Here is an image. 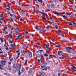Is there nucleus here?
<instances>
[{"instance_id": "obj_5", "label": "nucleus", "mask_w": 76, "mask_h": 76, "mask_svg": "<svg viewBox=\"0 0 76 76\" xmlns=\"http://www.w3.org/2000/svg\"><path fill=\"white\" fill-rule=\"evenodd\" d=\"M39 13H41V14H42L43 15H45V16H46L47 18H48V16L47 13H44V10H42V12H39Z\"/></svg>"}, {"instance_id": "obj_4", "label": "nucleus", "mask_w": 76, "mask_h": 76, "mask_svg": "<svg viewBox=\"0 0 76 76\" xmlns=\"http://www.w3.org/2000/svg\"><path fill=\"white\" fill-rule=\"evenodd\" d=\"M39 13H41V14H42L43 15H45V16H46L47 18H48V16L47 13H44V10H42V12H39Z\"/></svg>"}, {"instance_id": "obj_45", "label": "nucleus", "mask_w": 76, "mask_h": 76, "mask_svg": "<svg viewBox=\"0 0 76 76\" xmlns=\"http://www.w3.org/2000/svg\"><path fill=\"white\" fill-rule=\"evenodd\" d=\"M34 12H35V13H37V14L38 13L37 12V10H34Z\"/></svg>"}, {"instance_id": "obj_6", "label": "nucleus", "mask_w": 76, "mask_h": 76, "mask_svg": "<svg viewBox=\"0 0 76 76\" xmlns=\"http://www.w3.org/2000/svg\"><path fill=\"white\" fill-rule=\"evenodd\" d=\"M47 64V63H43L41 64V67L42 69H43L44 67H45V66Z\"/></svg>"}, {"instance_id": "obj_17", "label": "nucleus", "mask_w": 76, "mask_h": 76, "mask_svg": "<svg viewBox=\"0 0 76 76\" xmlns=\"http://www.w3.org/2000/svg\"><path fill=\"white\" fill-rule=\"evenodd\" d=\"M42 20L43 22H44V20H46V18H42Z\"/></svg>"}, {"instance_id": "obj_14", "label": "nucleus", "mask_w": 76, "mask_h": 76, "mask_svg": "<svg viewBox=\"0 0 76 76\" xmlns=\"http://www.w3.org/2000/svg\"><path fill=\"white\" fill-rule=\"evenodd\" d=\"M28 54L29 55V56L30 57H32V53H31V52H28Z\"/></svg>"}, {"instance_id": "obj_2", "label": "nucleus", "mask_w": 76, "mask_h": 76, "mask_svg": "<svg viewBox=\"0 0 76 76\" xmlns=\"http://www.w3.org/2000/svg\"><path fill=\"white\" fill-rule=\"evenodd\" d=\"M43 51V50H38V51L36 53V54L37 57H39V54L40 53V54H41V52H42Z\"/></svg>"}, {"instance_id": "obj_29", "label": "nucleus", "mask_w": 76, "mask_h": 76, "mask_svg": "<svg viewBox=\"0 0 76 76\" xmlns=\"http://www.w3.org/2000/svg\"><path fill=\"white\" fill-rule=\"evenodd\" d=\"M28 62V61L27 60H26L25 61V64H27V62Z\"/></svg>"}, {"instance_id": "obj_16", "label": "nucleus", "mask_w": 76, "mask_h": 76, "mask_svg": "<svg viewBox=\"0 0 76 76\" xmlns=\"http://www.w3.org/2000/svg\"><path fill=\"white\" fill-rule=\"evenodd\" d=\"M22 54L23 56L25 55V50H23L22 51Z\"/></svg>"}, {"instance_id": "obj_30", "label": "nucleus", "mask_w": 76, "mask_h": 76, "mask_svg": "<svg viewBox=\"0 0 76 76\" xmlns=\"http://www.w3.org/2000/svg\"><path fill=\"white\" fill-rule=\"evenodd\" d=\"M44 55L45 57H48V55L47 53H45Z\"/></svg>"}, {"instance_id": "obj_62", "label": "nucleus", "mask_w": 76, "mask_h": 76, "mask_svg": "<svg viewBox=\"0 0 76 76\" xmlns=\"http://www.w3.org/2000/svg\"><path fill=\"white\" fill-rule=\"evenodd\" d=\"M46 48H49V47H48V46L47 45L46 46Z\"/></svg>"}, {"instance_id": "obj_47", "label": "nucleus", "mask_w": 76, "mask_h": 76, "mask_svg": "<svg viewBox=\"0 0 76 76\" xmlns=\"http://www.w3.org/2000/svg\"><path fill=\"white\" fill-rule=\"evenodd\" d=\"M26 37V34H23V37Z\"/></svg>"}, {"instance_id": "obj_35", "label": "nucleus", "mask_w": 76, "mask_h": 76, "mask_svg": "<svg viewBox=\"0 0 76 76\" xmlns=\"http://www.w3.org/2000/svg\"><path fill=\"white\" fill-rule=\"evenodd\" d=\"M61 35L63 37H65V35H64V34H61Z\"/></svg>"}, {"instance_id": "obj_22", "label": "nucleus", "mask_w": 76, "mask_h": 76, "mask_svg": "<svg viewBox=\"0 0 76 76\" xmlns=\"http://www.w3.org/2000/svg\"><path fill=\"white\" fill-rule=\"evenodd\" d=\"M41 60H42V58H40V60L39 59H37V61L39 63L40 62Z\"/></svg>"}, {"instance_id": "obj_58", "label": "nucleus", "mask_w": 76, "mask_h": 76, "mask_svg": "<svg viewBox=\"0 0 76 76\" xmlns=\"http://www.w3.org/2000/svg\"><path fill=\"white\" fill-rule=\"evenodd\" d=\"M10 18L11 19L12 21L13 22V18Z\"/></svg>"}, {"instance_id": "obj_33", "label": "nucleus", "mask_w": 76, "mask_h": 76, "mask_svg": "<svg viewBox=\"0 0 76 76\" xmlns=\"http://www.w3.org/2000/svg\"><path fill=\"white\" fill-rule=\"evenodd\" d=\"M45 73H42V76H45Z\"/></svg>"}, {"instance_id": "obj_51", "label": "nucleus", "mask_w": 76, "mask_h": 76, "mask_svg": "<svg viewBox=\"0 0 76 76\" xmlns=\"http://www.w3.org/2000/svg\"><path fill=\"white\" fill-rule=\"evenodd\" d=\"M58 32L59 33H61V31L60 30H58Z\"/></svg>"}, {"instance_id": "obj_31", "label": "nucleus", "mask_w": 76, "mask_h": 76, "mask_svg": "<svg viewBox=\"0 0 76 76\" xmlns=\"http://www.w3.org/2000/svg\"><path fill=\"white\" fill-rule=\"evenodd\" d=\"M66 14H67V15H69V16H70L71 15V13H68V12H67L66 13Z\"/></svg>"}, {"instance_id": "obj_55", "label": "nucleus", "mask_w": 76, "mask_h": 76, "mask_svg": "<svg viewBox=\"0 0 76 76\" xmlns=\"http://www.w3.org/2000/svg\"><path fill=\"white\" fill-rule=\"evenodd\" d=\"M20 51V50H17V51H16V52L17 53H19V51Z\"/></svg>"}, {"instance_id": "obj_41", "label": "nucleus", "mask_w": 76, "mask_h": 76, "mask_svg": "<svg viewBox=\"0 0 76 76\" xmlns=\"http://www.w3.org/2000/svg\"><path fill=\"white\" fill-rule=\"evenodd\" d=\"M9 41L10 42V43H12V41L10 39H9Z\"/></svg>"}, {"instance_id": "obj_48", "label": "nucleus", "mask_w": 76, "mask_h": 76, "mask_svg": "<svg viewBox=\"0 0 76 76\" xmlns=\"http://www.w3.org/2000/svg\"><path fill=\"white\" fill-rule=\"evenodd\" d=\"M49 57H51V58H52L53 57V56L51 55H50V56H49Z\"/></svg>"}, {"instance_id": "obj_8", "label": "nucleus", "mask_w": 76, "mask_h": 76, "mask_svg": "<svg viewBox=\"0 0 76 76\" xmlns=\"http://www.w3.org/2000/svg\"><path fill=\"white\" fill-rule=\"evenodd\" d=\"M20 13L22 16H26V13H24L23 12H20Z\"/></svg>"}, {"instance_id": "obj_26", "label": "nucleus", "mask_w": 76, "mask_h": 76, "mask_svg": "<svg viewBox=\"0 0 76 76\" xmlns=\"http://www.w3.org/2000/svg\"><path fill=\"white\" fill-rule=\"evenodd\" d=\"M72 53V54H76V52L75 51H73Z\"/></svg>"}, {"instance_id": "obj_11", "label": "nucleus", "mask_w": 76, "mask_h": 76, "mask_svg": "<svg viewBox=\"0 0 76 76\" xmlns=\"http://www.w3.org/2000/svg\"><path fill=\"white\" fill-rule=\"evenodd\" d=\"M71 66H72V70H73L74 71H75V69H76V67L75 66L72 65H71Z\"/></svg>"}, {"instance_id": "obj_57", "label": "nucleus", "mask_w": 76, "mask_h": 76, "mask_svg": "<svg viewBox=\"0 0 76 76\" xmlns=\"http://www.w3.org/2000/svg\"><path fill=\"white\" fill-rule=\"evenodd\" d=\"M46 29H49L50 27L48 26H47V27H46Z\"/></svg>"}, {"instance_id": "obj_21", "label": "nucleus", "mask_w": 76, "mask_h": 76, "mask_svg": "<svg viewBox=\"0 0 76 76\" xmlns=\"http://www.w3.org/2000/svg\"><path fill=\"white\" fill-rule=\"evenodd\" d=\"M10 15L11 17H15V15L14 14H10Z\"/></svg>"}, {"instance_id": "obj_53", "label": "nucleus", "mask_w": 76, "mask_h": 76, "mask_svg": "<svg viewBox=\"0 0 76 76\" xmlns=\"http://www.w3.org/2000/svg\"><path fill=\"white\" fill-rule=\"evenodd\" d=\"M25 33L26 34H28V32L27 31H26L25 32Z\"/></svg>"}, {"instance_id": "obj_12", "label": "nucleus", "mask_w": 76, "mask_h": 76, "mask_svg": "<svg viewBox=\"0 0 76 76\" xmlns=\"http://www.w3.org/2000/svg\"><path fill=\"white\" fill-rule=\"evenodd\" d=\"M61 54H63V52L61 51H58V54L59 56H61Z\"/></svg>"}, {"instance_id": "obj_49", "label": "nucleus", "mask_w": 76, "mask_h": 76, "mask_svg": "<svg viewBox=\"0 0 76 76\" xmlns=\"http://www.w3.org/2000/svg\"><path fill=\"white\" fill-rule=\"evenodd\" d=\"M4 47H7L6 46V42H5V44H4Z\"/></svg>"}, {"instance_id": "obj_63", "label": "nucleus", "mask_w": 76, "mask_h": 76, "mask_svg": "<svg viewBox=\"0 0 76 76\" xmlns=\"http://www.w3.org/2000/svg\"><path fill=\"white\" fill-rule=\"evenodd\" d=\"M48 49L49 51L51 50V49H50V48H48Z\"/></svg>"}, {"instance_id": "obj_32", "label": "nucleus", "mask_w": 76, "mask_h": 76, "mask_svg": "<svg viewBox=\"0 0 76 76\" xmlns=\"http://www.w3.org/2000/svg\"><path fill=\"white\" fill-rule=\"evenodd\" d=\"M37 1L40 3H42V0H37Z\"/></svg>"}, {"instance_id": "obj_46", "label": "nucleus", "mask_w": 76, "mask_h": 76, "mask_svg": "<svg viewBox=\"0 0 76 76\" xmlns=\"http://www.w3.org/2000/svg\"><path fill=\"white\" fill-rule=\"evenodd\" d=\"M0 39L1 42H3V39H2L1 38Z\"/></svg>"}, {"instance_id": "obj_10", "label": "nucleus", "mask_w": 76, "mask_h": 76, "mask_svg": "<svg viewBox=\"0 0 76 76\" xmlns=\"http://www.w3.org/2000/svg\"><path fill=\"white\" fill-rule=\"evenodd\" d=\"M19 66V64H14L13 66V68H16L17 67H18Z\"/></svg>"}, {"instance_id": "obj_40", "label": "nucleus", "mask_w": 76, "mask_h": 76, "mask_svg": "<svg viewBox=\"0 0 76 76\" xmlns=\"http://www.w3.org/2000/svg\"><path fill=\"white\" fill-rule=\"evenodd\" d=\"M59 14H63V15H64V14H65V12H64L63 13H61V12H60L59 13Z\"/></svg>"}, {"instance_id": "obj_13", "label": "nucleus", "mask_w": 76, "mask_h": 76, "mask_svg": "<svg viewBox=\"0 0 76 76\" xmlns=\"http://www.w3.org/2000/svg\"><path fill=\"white\" fill-rule=\"evenodd\" d=\"M3 33L4 34H8V32L6 31V29H4L3 30Z\"/></svg>"}, {"instance_id": "obj_56", "label": "nucleus", "mask_w": 76, "mask_h": 76, "mask_svg": "<svg viewBox=\"0 0 76 76\" xmlns=\"http://www.w3.org/2000/svg\"><path fill=\"white\" fill-rule=\"evenodd\" d=\"M6 49L7 50H9V48H8L7 47H6Z\"/></svg>"}, {"instance_id": "obj_15", "label": "nucleus", "mask_w": 76, "mask_h": 76, "mask_svg": "<svg viewBox=\"0 0 76 76\" xmlns=\"http://www.w3.org/2000/svg\"><path fill=\"white\" fill-rule=\"evenodd\" d=\"M11 5H12V4L9 3L7 5V7H9V9H10V6H11Z\"/></svg>"}, {"instance_id": "obj_20", "label": "nucleus", "mask_w": 76, "mask_h": 76, "mask_svg": "<svg viewBox=\"0 0 76 76\" xmlns=\"http://www.w3.org/2000/svg\"><path fill=\"white\" fill-rule=\"evenodd\" d=\"M1 20H3V18L0 19V23H3V21H1Z\"/></svg>"}, {"instance_id": "obj_39", "label": "nucleus", "mask_w": 76, "mask_h": 76, "mask_svg": "<svg viewBox=\"0 0 76 76\" xmlns=\"http://www.w3.org/2000/svg\"><path fill=\"white\" fill-rule=\"evenodd\" d=\"M16 29L17 30H18V31H19L20 30V29L18 27H16Z\"/></svg>"}, {"instance_id": "obj_24", "label": "nucleus", "mask_w": 76, "mask_h": 76, "mask_svg": "<svg viewBox=\"0 0 76 76\" xmlns=\"http://www.w3.org/2000/svg\"><path fill=\"white\" fill-rule=\"evenodd\" d=\"M20 37H21V36H18V37L15 40H17L18 39H19V38H20Z\"/></svg>"}, {"instance_id": "obj_50", "label": "nucleus", "mask_w": 76, "mask_h": 76, "mask_svg": "<svg viewBox=\"0 0 76 76\" xmlns=\"http://www.w3.org/2000/svg\"><path fill=\"white\" fill-rule=\"evenodd\" d=\"M48 22H49L50 23H51L52 24L53 23V22H51V21H47Z\"/></svg>"}, {"instance_id": "obj_27", "label": "nucleus", "mask_w": 76, "mask_h": 76, "mask_svg": "<svg viewBox=\"0 0 76 76\" xmlns=\"http://www.w3.org/2000/svg\"><path fill=\"white\" fill-rule=\"evenodd\" d=\"M9 35L11 37H12V31H11L10 33H9Z\"/></svg>"}, {"instance_id": "obj_25", "label": "nucleus", "mask_w": 76, "mask_h": 76, "mask_svg": "<svg viewBox=\"0 0 76 76\" xmlns=\"http://www.w3.org/2000/svg\"><path fill=\"white\" fill-rule=\"evenodd\" d=\"M47 67H45L43 69V70H47Z\"/></svg>"}, {"instance_id": "obj_18", "label": "nucleus", "mask_w": 76, "mask_h": 76, "mask_svg": "<svg viewBox=\"0 0 76 76\" xmlns=\"http://www.w3.org/2000/svg\"><path fill=\"white\" fill-rule=\"evenodd\" d=\"M55 15H59V16H60V13H59L58 12H55Z\"/></svg>"}, {"instance_id": "obj_61", "label": "nucleus", "mask_w": 76, "mask_h": 76, "mask_svg": "<svg viewBox=\"0 0 76 76\" xmlns=\"http://www.w3.org/2000/svg\"><path fill=\"white\" fill-rule=\"evenodd\" d=\"M13 60V58H11L10 59V61H12V60Z\"/></svg>"}, {"instance_id": "obj_54", "label": "nucleus", "mask_w": 76, "mask_h": 76, "mask_svg": "<svg viewBox=\"0 0 76 76\" xmlns=\"http://www.w3.org/2000/svg\"><path fill=\"white\" fill-rule=\"evenodd\" d=\"M26 46L25 45H24L23 46V47L24 49H25V48Z\"/></svg>"}, {"instance_id": "obj_43", "label": "nucleus", "mask_w": 76, "mask_h": 76, "mask_svg": "<svg viewBox=\"0 0 76 76\" xmlns=\"http://www.w3.org/2000/svg\"><path fill=\"white\" fill-rule=\"evenodd\" d=\"M14 32H18V31L16 29H15L14 30Z\"/></svg>"}, {"instance_id": "obj_59", "label": "nucleus", "mask_w": 76, "mask_h": 76, "mask_svg": "<svg viewBox=\"0 0 76 76\" xmlns=\"http://www.w3.org/2000/svg\"><path fill=\"white\" fill-rule=\"evenodd\" d=\"M8 63L9 64H11V62H10V61H9L8 62Z\"/></svg>"}, {"instance_id": "obj_52", "label": "nucleus", "mask_w": 76, "mask_h": 76, "mask_svg": "<svg viewBox=\"0 0 76 76\" xmlns=\"http://www.w3.org/2000/svg\"><path fill=\"white\" fill-rule=\"evenodd\" d=\"M8 69H9V70H11V67L10 66H9L8 67Z\"/></svg>"}, {"instance_id": "obj_19", "label": "nucleus", "mask_w": 76, "mask_h": 76, "mask_svg": "<svg viewBox=\"0 0 76 76\" xmlns=\"http://www.w3.org/2000/svg\"><path fill=\"white\" fill-rule=\"evenodd\" d=\"M22 73V72H20V70H19L18 71V75L19 76H20L21 74Z\"/></svg>"}, {"instance_id": "obj_1", "label": "nucleus", "mask_w": 76, "mask_h": 76, "mask_svg": "<svg viewBox=\"0 0 76 76\" xmlns=\"http://www.w3.org/2000/svg\"><path fill=\"white\" fill-rule=\"evenodd\" d=\"M6 62L5 61H1V64L0 65V69H1V70H4L3 68H1V67L4 66Z\"/></svg>"}, {"instance_id": "obj_28", "label": "nucleus", "mask_w": 76, "mask_h": 76, "mask_svg": "<svg viewBox=\"0 0 76 76\" xmlns=\"http://www.w3.org/2000/svg\"><path fill=\"white\" fill-rule=\"evenodd\" d=\"M10 46L12 47H15V45H13L12 44H11L10 45Z\"/></svg>"}, {"instance_id": "obj_38", "label": "nucleus", "mask_w": 76, "mask_h": 76, "mask_svg": "<svg viewBox=\"0 0 76 76\" xmlns=\"http://www.w3.org/2000/svg\"><path fill=\"white\" fill-rule=\"evenodd\" d=\"M59 58H60V59H61V60H63L64 59V58H62L61 57H59Z\"/></svg>"}, {"instance_id": "obj_60", "label": "nucleus", "mask_w": 76, "mask_h": 76, "mask_svg": "<svg viewBox=\"0 0 76 76\" xmlns=\"http://www.w3.org/2000/svg\"><path fill=\"white\" fill-rule=\"evenodd\" d=\"M3 15L1 14L0 15V17H3Z\"/></svg>"}, {"instance_id": "obj_64", "label": "nucleus", "mask_w": 76, "mask_h": 76, "mask_svg": "<svg viewBox=\"0 0 76 76\" xmlns=\"http://www.w3.org/2000/svg\"><path fill=\"white\" fill-rule=\"evenodd\" d=\"M6 9H7V10H9V8H6Z\"/></svg>"}, {"instance_id": "obj_34", "label": "nucleus", "mask_w": 76, "mask_h": 76, "mask_svg": "<svg viewBox=\"0 0 76 76\" xmlns=\"http://www.w3.org/2000/svg\"><path fill=\"white\" fill-rule=\"evenodd\" d=\"M72 23H73V24H74V25H76V23L75 22V21H73L72 22Z\"/></svg>"}, {"instance_id": "obj_42", "label": "nucleus", "mask_w": 76, "mask_h": 76, "mask_svg": "<svg viewBox=\"0 0 76 76\" xmlns=\"http://www.w3.org/2000/svg\"><path fill=\"white\" fill-rule=\"evenodd\" d=\"M39 75H40V76H42V73H41L40 72H39Z\"/></svg>"}, {"instance_id": "obj_37", "label": "nucleus", "mask_w": 76, "mask_h": 76, "mask_svg": "<svg viewBox=\"0 0 76 76\" xmlns=\"http://www.w3.org/2000/svg\"><path fill=\"white\" fill-rule=\"evenodd\" d=\"M55 28H56V29H58V26H57V25H55Z\"/></svg>"}, {"instance_id": "obj_9", "label": "nucleus", "mask_w": 76, "mask_h": 76, "mask_svg": "<svg viewBox=\"0 0 76 76\" xmlns=\"http://www.w3.org/2000/svg\"><path fill=\"white\" fill-rule=\"evenodd\" d=\"M35 29H37V31H42V32L44 31L43 30V29H41L40 28H37V27H36V26L35 27Z\"/></svg>"}, {"instance_id": "obj_44", "label": "nucleus", "mask_w": 76, "mask_h": 76, "mask_svg": "<svg viewBox=\"0 0 76 76\" xmlns=\"http://www.w3.org/2000/svg\"><path fill=\"white\" fill-rule=\"evenodd\" d=\"M46 53H49V52L48 51V49H46Z\"/></svg>"}, {"instance_id": "obj_36", "label": "nucleus", "mask_w": 76, "mask_h": 76, "mask_svg": "<svg viewBox=\"0 0 76 76\" xmlns=\"http://www.w3.org/2000/svg\"><path fill=\"white\" fill-rule=\"evenodd\" d=\"M25 71V69L23 68H22V72H24Z\"/></svg>"}, {"instance_id": "obj_7", "label": "nucleus", "mask_w": 76, "mask_h": 76, "mask_svg": "<svg viewBox=\"0 0 76 76\" xmlns=\"http://www.w3.org/2000/svg\"><path fill=\"white\" fill-rule=\"evenodd\" d=\"M52 4V7H53L54 6H55L56 4V1H53L51 3Z\"/></svg>"}, {"instance_id": "obj_3", "label": "nucleus", "mask_w": 76, "mask_h": 76, "mask_svg": "<svg viewBox=\"0 0 76 76\" xmlns=\"http://www.w3.org/2000/svg\"><path fill=\"white\" fill-rule=\"evenodd\" d=\"M66 51L69 53H72L71 51H70V50H72V48L68 47V48L66 47Z\"/></svg>"}, {"instance_id": "obj_23", "label": "nucleus", "mask_w": 76, "mask_h": 76, "mask_svg": "<svg viewBox=\"0 0 76 76\" xmlns=\"http://www.w3.org/2000/svg\"><path fill=\"white\" fill-rule=\"evenodd\" d=\"M20 53H18V56L17 57H16V58H18V57H19V55H20Z\"/></svg>"}]
</instances>
